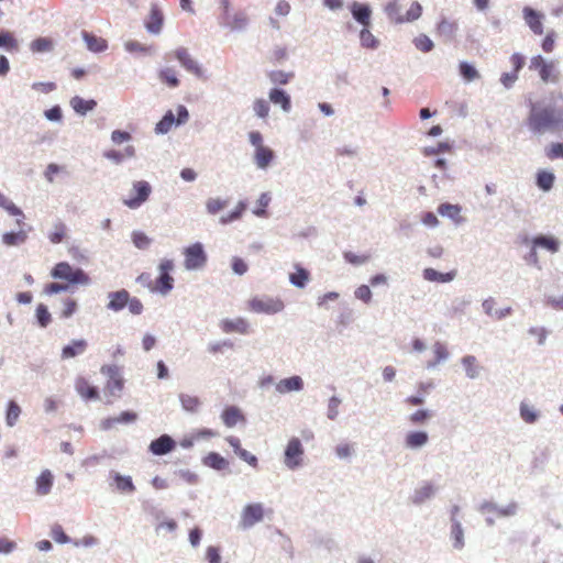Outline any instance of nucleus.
<instances>
[{"label": "nucleus", "instance_id": "13d9d810", "mask_svg": "<svg viewBox=\"0 0 563 563\" xmlns=\"http://www.w3.org/2000/svg\"><path fill=\"white\" fill-rule=\"evenodd\" d=\"M520 417L527 423H534L538 419V413L533 409V407L529 406L526 402H521L520 405Z\"/></svg>", "mask_w": 563, "mask_h": 563}, {"label": "nucleus", "instance_id": "e433bc0d", "mask_svg": "<svg viewBox=\"0 0 563 563\" xmlns=\"http://www.w3.org/2000/svg\"><path fill=\"white\" fill-rule=\"evenodd\" d=\"M205 464L218 471L225 470L229 466V462L216 452H211L206 456Z\"/></svg>", "mask_w": 563, "mask_h": 563}, {"label": "nucleus", "instance_id": "49530a36", "mask_svg": "<svg viewBox=\"0 0 563 563\" xmlns=\"http://www.w3.org/2000/svg\"><path fill=\"white\" fill-rule=\"evenodd\" d=\"M5 47L9 52H16L19 49V43L11 32L0 33V47Z\"/></svg>", "mask_w": 563, "mask_h": 563}, {"label": "nucleus", "instance_id": "0eeeda50", "mask_svg": "<svg viewBox=\"0 0 563 563\" xmlns=\"http://www.w3.org/2000/svg\"><path fill=\"white\" fill-rule=\"evenodd\" d=\"M151 191L152 188L147 181H135L130 197L123 199V203L131 209H136L148 199Z\"/></svg>", "mask_w": 563, "mask_h": 563}, {"label": "nucleus", "instance_id": "393cba45", "mask_svg": "<svg viewBox=\"0 0 563 563\" xmlns=\"http://www.w3.org/2000/svg\"><path fill=\"white\" fill-rule=\"evenodd\" d=\"M136 420V413L131 411H123L118 417H110L101 422V427L104 430L113 428L117 423H130Z\"/></svg>", "mask_w": 563, "mask_h": 563}, {"label": "nucleus", "instance_id": "c756f323", "mask_svg": "<svg viewBox=\"0 0 563 563\" xmlns=\"http://www.w3.org/2000/svg\"><path fill=\"white\" fill-rule=\"evenodd\" d=\"M221 417H222L223 423L229 428H232L235 424H238L239 422L244 421L243 415L241 413L240 409H238L236 407L225 408L224 411L222 412Z\"/></svg>", "mask_w": 563, "mask_h": 563}, {"label": "nucleus", "instance_id": "cd10ccee", "mask_svg": "<svg viewBox=\"0 0 563 563\" xmlns=\"http://www.w3.org/2000/svg\"><path fill=\"white\" fill-rule=\"evenodd\" d=\"M301 388H302V379L299 376H292L289 378L282 379L276 385V389L282 394L300 390Z\"/></svg>", "mask_w": 563, "mask_h": 563}, {"label": "nucleus", "instance_id": "2eb2a0df", "mask_svg": "<svg viewBox=\"0 0 563 563\" xmlns=\"http://www.w3.org/2000/svg\"><path fill=\"white\" fill-rule=\"evenodd\" d=\"M174 57L179 60L181 66L186 68L188 71L194 73L196 75L201 74V68L197 64V62L190 56L189 52L185 47H179L174 52Z\"/></svg>", "mask_w": 563, "mask_h": 563}, {"label": "nucleus", "instance_id": "864d4df0", "mask_svg": "<svg viewBox=\"0 0 563 563\" xmlns=\"http://www.w3.org/2000/svg\"><path fill=\"white\" fill-rule=\"evenodd\" d=\"M229 201L220 198H209L206 202V209L209 214H217L227 208Z\"/></svg>", "mask_w": 563, "mask_h": 563}, {"label": "nucleus", "instance_id": "338daca9", "mask_svg": "<svg viewBox=\"0 0 563 563\" xmlns=\"http://www.w3.org/2000/svg\"><path fill=\"white\" fill-rule=\"evenodd\" d=\"M254 112L257 117L265 119L269 113V104L264 99H256L253 103Z\"/></svg>", "mask_w": 563, "mask_h": 563}, {"label": "nucleus", "instance_id": "3c124183", "mask_svg": "<svg viewBox=\"0 0 563 563\" xmlns=\"http://www.w3.org/2000/svg\"><path fill=\"white\" fill-rule=\"evenodd\" d=\"M451 534L454 541V548L462 549L464 547V532L457 520H454L452 523Z\"/></svg>", "mask_w": 563, "mask_h": 563}, {"label": "nucleus", "instance_id": "4d7b16f0", "mask_svg": "<svg viewBox=\"0 0 563 563\" xmlns=\"http://www.w3.org/2000/svg\"><path fill=\"white\" fill-rule=\"evenodd\" d=\"M0 207L8 211L11 216L22 217L23 212L11 200H9L2 192H0Z\"/></svg>", "mask_w": 563, "mask_h": 563}, {"label": "nucleus", "instance_id": "b1692460", "mask_svg": "<svg viewBox=\"0 0 563 563\" xmlns=\"http://www.w3.org/2000/svg\"><path fill=\"white\" fill-rule=\"evenodd\" d=\"M429 441V435L424 431H411L405 438V444L409 449L421 448Z\"/></svg>", "mask_w": 563, "mask_h": 563}, {"label": "nucleus", "instance_id": "c85d7f7f", "mask_svg": "<svg viewBox=\"0 0 563 563\" xmlns=\"http://www.w3.org/2000/svg\"><path fill=\"white\" fill-rule=\"evenodd\" d=\"M274 158V152L267 147L263 146L255 150L254 161L257 167L266 168Z\"/></svg>", "mask_w": 563, "mask_h": 563}, {"label": "nucleus", "instance_id": "c9c22d12", "mask_svg": "<svg viewBox=\"0 0 563 563\" xmlns=\"http://www.w3.org/2000/svg\"><path fill=\"white\" fill-rule=\"evenodd\" d=\"M27 239L25 231L20 230L19 232H7L2 235V242L8 246H15L24 243Z\"/></svg>", "mask_w": 563, "mask_h": 563}, {"label": "nucleus", "instance_id": "37998d69", "mask_svg": "<svg viewBox=\"0 0 563 563\" xmlns=\"http://www.w3.org/2000/svg\"><path fill=\"white\" fill-rule=\"evenodd\" d=\"M246 207L247 206H246V203L244 201H240L232 212H230V213H228L225 216H222L220 218V223L221 224H228V223H231L233 221H236V220L241 219L243 212L246 210Z\"/></svg>", "mask_w": 563, "mask_h": 563}, {"label": "nucleus", "instance_id": "f03ea898", "mask_svg": "<svg viewBox=\"0 0 563 563\" xmlns=\"http://www.w3.org/2000/svg\"><path fill=\"white\" fill-rule=\"evenodd\" d=\"M51 276L55 279H64L69 284L88 285L90 277L80 268H73L67 262L57 263L52 272Z\"/></svg>", "mask_w": 563, "mask_h": 563}, {"label": "nucleus", "instance_id": "ea45409f", "mask_svg": "<svg viewBox=\"0 0 563 563\" xmlns=\"http://www.w3.org/2000/svg\"><path fill=\"white\" fill-rule=\"evenodd\" d=\"M158 78L170 88H175L179 85L175 69L169 67L159 70Z\"/></svg>", "mask_w": 563, "mask_h": 563}, {"label": "nucleus", "instance_id": "473e14b6", "mask_svg": "<svg viewBox=\"0 0 563 563\" xmlns=\"http://www.w3.org/2000/svg\"><path fill=\"white\" fill-rule=\"evenodd\" d=\"M495 306H496V301L493 298L486 299L483 302V308H484L485 312L496 319H503L506 316L510 314V312H511V308L497 309Z\"/></svg>", "mask_w": 563, "mask_h": 563}, {"label": "nucleus", "instance_id": "2f4dec72", "mask_svg": "<svg viewBox=\"0 0 563 563\" xmlns=\"http://www.w3.org/2000/svg\"><path fill=\"white\" fill-rule=\"evenodd\" d=\"M352 14L354 19L363 24L364 26L369 25L371 21V10L367 5L360 4V3H353L352 5Z\"/></svg>", "mask_w": 563, "mask_h": 563}, {"label": "nucleus", "instance_id": "052dcab7", "mask_svg": "<svg viewBox=\"0 0 563 563\" xmlns=\"http://www.w3.org/2000/svg\"><path fill=\"white\" fill-rule=\"evenodd\" d=\"M36 318H37V322L38 324L42 327V328H46L51 320H52V316L47 309V307L43 303H40L37 307H36Z\"/></svg>", "mask_w": 563, "mask_h": 563}, {"label": "nucleus", "instance_id": "7c9ffc66", "mask_svg": "<svg viewBox=\"0 0 563 563\" xmlns=\"http://www.w3.org/2000/svg\"><path fill=\"white\" fill-rule=\"evenodd\" d=\"M555 181V176L553 173L541 169L537 173L536 183L537 186L543 191H549L552 189Z\"/></svg>", "mask_w": 563, "mask_h": 563}, {"label": "nucleus", "instance_id": "79ce46f5", "mask_svg": "<svg viewBox=\"0 0 563 563\" xmlns=\"http://www.w3.org/2000/svg\"><path fill=\"white\" fill-rule=\"evenodd\" d=\"M462 364L465 368L466 375L470 378H475L478 376L479 367L477 365V360L473 355H466L462 358Z\"/></svg>", "mask_w": 563, "mask_h": 563}, {"label": "nucleus", "instance_id": "bb28decb", "mask_svg": "<svg viewBox=\"0 0 563 563\" xmlns=\"http://www.w3.org/2000/svg\"><path fill=\"white\" fill-rule=\"evenodd\" d=\"M269 100L274 104H279L285 112H289L291 109L290 97L280 89H272L269 91Z\"/></svg>", "mask_w": 563, "mask_h": 563}, {"label": "nucleus", "instance_id": "a18cd8bd", "mask_svg": "<svg viewBox=\"0 0 563 563\" xmlns=\"http://www.w3.org/2000/svg\"><path fill=\"white\" fill-rule=\"evenodd\" d=\"M20 415H21L20 406L15 401L10 400L8 404V410H7V415H5L7 424L9 427H13L16 423Z\"/></svg>", "mask_w": 563, "mask_h": 563}, {"label": "nucleus", "instance_id": "09e8293b", "mask_svg": "<svg viewBox=\"0 0 563 563\" xmlns=\"http://www.w3.org/2000/svg\"><path fill=\"white\" fill-rule=\"evenodd\" d=\"M460 74L466 81H473L479 78V73L474 66L466 62H461L459 65Z\"/></svg>", "mask_w": 563, "mask_h": 563}, {"label": "nucleus", "instance_id": "f8f14e48", "mask_svg": "<svg viewBox=\"0 0 563 563\" xmlns=\"http://www.w3.org/2000/svg\"><path fill=\"white\" fill-rule=\"evenodd\" d=\"M532 247L530 252V257L532 258L533 263H538V254H537V247L545 249L547 251L551 253H556L560 249V242L550 235H538L532 239Z\"/></svg>", "mask_w": 563, "mask_h": 563}, {"label": "nucleus", "instance_id": "bf43d9fd", "mask_svg": "<svg viewBox=\"0 0 563 563\" xmlns=\"http://www.w3.org/2000/svg\"><path fill=\"white\" fill-rule=\"evenodd\" d=\"M455 31L456 24L444 19L437 26V32L441 36L452 37Z\"/></svg>", "mask_w": 563, "mask_h": 563}, {"label": "nucleus", "instance_id": "ddd939ff", "mask_svg": "<svg viewBox=\"0 0 563 563\" xmlns=\"http://www.w3.org/2000/svg\"><path fill=\"white\" fill-rule=\"evenodd\" d=\"M523 19L530 30L537 34L541 35L543 33L542 18L543 15L530 7H525L522 10Z\"/></svg>", "mask_w": 563, "mask_h": 563}, {"label": "nucleus", "instance_id": "4be33fe9", "mask_svg": "<svg viewBox=\"0 0 563 563\" xmlns=\"http://www.w3.org/2000/svg\"><path fill=\"white\" fill-rule=\"evenodd\" d=\"M54 476L49 470H44L41 472L38 477L36 478V494L40 496L47 495L53 486Z\"/></svg>", "mask_w": 563, "mask_h": 563}, {"label": "nucleus", "instance_id": "4468645a", "mask_svg": "<svg viewBox=\"0 0 563 563\" xmlns=\"http://www.w3.org/2000/svg\"><path fill=\"white\" fill-rule=\"evenodd\" d=\"M88 347V342L85 339H77L70 341L69 344L65 345L62 349L60 357L62 360H69L76 356H79L86 352Z\"/></svg>", "mask_w": 563, "mask_h": 563}, {"label": "nucleus", "instance_id": "603ef678", "mask_svg": "<svg viewBox=\"0 0 563 563\" xmlns=\"http://www.w3.org/2000/svg\"><path fill=\"white\" fill-rule=\"evenodd\" d=\"M180 402L183 408L189 412H196L200 406V400L198 397L187 394L180 395Z\"/></svg>", "mask_w": 563, "mask_h": 563}, {"label": "nucleus", "instance_id": "5fc2aeb1", "mask_svg": "<svg viewBox=\"0 0 563 563\" xmlns=\"http://www.w3.org/2000/svg\"><path fill=\"white\" fill-rule=\"evenodd\" d=\"M30 46L33 53H43L53 48V42L47 37H38L35 38Z\"/></svg>", "mask_w": 563, "mask_h": 563}, {"label": "nucleus", "instance_id": "9b49d317", "mask_svg": "<svg viewBox=\"0 0 563 563\" xmlns=\"http://www.w3.org/2000/svg\"><path fill=\"white\" fill-rule=\"evenodd\" d=\"M302 455L303 449L300 440L297 438L290 439L285 450V464L294 470L300 465Z\"/></svg>", "mask_w": 563, "mask_h": 563}, {"label": "nucleus", "instance_id": "39448f33", "mask_svg": "<svg viewBox=\"0 0 563 563\" xmlns=\"http://www.w3.org/2000/svg\"><path fill=\"white\" fill-rule=\"evenodd\" d=\"M251 311L256 313L274 314L284 309V302L279 298L254 297L247 302Z\"/></svg>", "mask_w": 563, "mask_h": 563}, {"label": "nucleus", "instance_id": "20e7f679", "mask_svg": "<svg viewBox=\"0 0 563 563\" xmlns=\"http://www.w3.org/2000/svg\"><path fill=\"white\" fill-rule=\"evenodd\" d=\"M530 68L538 70L543 82H558L560 79V73L555 67V63L545 60L541 55L531 58Z\"/></svg>", "mask_w": 563, "mask_h": 563}, {"label": "nucleus", "instance_id": "6e6552de", "mask_svg": "<svg viewBox=\"0 0 563 563\" xmlns=\"http://www.w3.org/2000/svg\"><path fill=\"white\" fill-rule=\"evenodd\" d=\"M185 255V267L187 269H198L205 266L207 262V255L202 244L195 243L186 247L184 251Z\"/></svg>", "mask_w": 563, "mask_h": 563}, {"label": "nucleus", "instance_id": "9d476101", "mask_svg": "<svg viewBox=\"0 0 563 563\" xmlns=\"http://www.w3.org/2000/svg\"><path fill=\"white\" fill-rule=\"evenodd\" d=\"M174 268L170 260H163L159 264V277L156 280L155 289L162 294H167L173 288L174 279L169 272Z\"/></svg>", "mask_w": 563, "mask_h": 563}, {"label": "nucleus", "instance_id": "412c9836", "mask_svg": "<svg viewBox=\"0 0 563 563\" xmlns=\"http://www.w3.org/2000/svg\"><path fill=\"white\" fill-rule=\"evenodd\" d=\"M164 16L162 11L156 4L151 7L148 19L145 23V26L148 32L153 34H158L163 26Z\"/></svg>", "mask_w": 563, "mask_h": 563}, {"label": "nucleus", "instance_id": "de8ad7c7", "mask_svg": "<svg viewBox=\"0 0 563 563\" xmlns=\"http://www.w3.org/2000/svg\"><path fill=\"white\" fill-rule=\"evenodd\" d=\"M67 235V228L64 223L58 222L54 225V230L48 234V240L53 244H58L64 241Z\"/></svg>", "mask_w": 563, "mask_h": 563}, {"label": "nucleus", "instance_id": "680f3d73", "mask_svg": "<svg viewBox=\"0 0 563 563\" xmlns=\"http://www.w3.org/2000/svg\"><path fill=\"white\" fill-rule=\"evenodd\" d=\"M432 417V412L426 409H419L409 416V421L412 424H423Z\"/></svg>", "mask_w": 563, "mask_h": 563}, {"label": "nucleus", "instance_id": "f3484780", "mask_svg": "<svg viewBox=\"0 0 563 563\" xmlns=\"http://www.w3.org/2000/svg\"><path fill=\"white\" fill-rule=\"evenodd\" d=\"M176 446L175 441L167 434H163L150 444V450L155 455H164Z\"/></svg>", "mask_w": 563, "mask_h": 563}, {"label": "nucleus", "instance_id": "e2e57ef3", "mask_svg": "<svg viewBox=\"0 0 563 563\" xmlns=\"http://www.w3.org/2000/svg\"><path fill=\"white\" fill-rule=\"evenodd\" d=\"M545 155L551 161H554L558 158H563V143H560V142L551 143L545 148Z\"/></svg>", "mask_w": 563, "mask_h": 563}, {"label": "nucleus", "instance_id": "423d86ee", "mask_svg": "<svg viewBox=\"0 0 563 563\" xmlns=\"http://www.w3.org/2000/svg\"><path fill=\"white\" fill-rule=\"evenodd\" d=\"M101 373L109 377L106 384V393L112 397H120L124 387V380L119 373V368L114 365H104L101 367Z\"/></svg>", "mask_w": 563, "mask_h": 563}, {"label": "nucleus", "instance_id": "c03bdc74", "mask_svg": "<svg viewBox=\"0 0 563 563\" xmlns=\"http://www.w3.org/2000/svg\"><path fill=\"white\" fill-rule=\"evenodd\" d=\"M114 482L117 489L121 493H133L135 490V486L130 476H122L120 474L114 475Z\"/></svg>", "mask_w": 563, "mask_h": 563}, {"label": "nucleus", "instance_id": "dca6fc26", "mask_svg": "<svg viewBox=\"0 0 563 563\" xmlns=\"http://www.w3.org/2000/svg\"><path fill=\"white\" fill-rule=\"evenodd\" d=\"M220 328L224 333L246 334L249 332V323L243 318L224 319L220 322Z\"/></svg>", "mask_w": 563, "mask_h": 563}, {"label": "nucleus", "instance_id": "1a4fd4ad", "mask_svg": "<svg viewBox=\"0 0 563 563\" xmlns=\"http://www.w3.org/2000/svg\"><path fill=\"white\" fill-rule=\"evenodd\" d=\"M264 518V508L263 505L260 503L256 504H249L246 505L241 514V527L243 529H249L256 525L257 522H261Z\"/></svg>", "mask_w": 563, "mask_h": 563}, {"label": "nucleus", "instance_id": "69168bd1", "mask_svg": "<svg viewBox=\"0 0 563 563\" xmlns=\"http://www.w3.org/2000/svg\"><path fill=\"white\" fill-rule=\"evenodd\" d=\"M269 202L271 196L267 192L262 194L257 200V208L254 209L253 213L257 217H265Z\"/></svg>", "mask_w": 563, "mask_h": 563}, {"label": "nucleus", "instance_id": "6ab92c4d", "mask_svg": "<svg viewBox=\"0 0 563 563\" xmlns=\"http://www.w3.org/2000/svg\"><path fill=\"white\" fill-rule=\"evenodd\" d=\"M76 391L86 400L98 399V389L85 377H77L75 382Z\"/></svg>", "mask_w": 563, "mask_h": 563}, {"label": "nucleus", "instance_id": "5701e85b", "mask_svg": "<svg viewBox=\"0 0 563 563\" xmlns=\"http://www.w3.org/2000/svg\"><path fill=\"white\" fill-rule=\"evenodd\" d=\"M82 38L85 40L89 51L100 53L107 49L108 43L104 38L96 36L87 31L82 32Z\"/></svg>", "mask_w": 563, "mask_h": 563}, {"label": "nucleus", "instance_id": "774afa93", "mask_svg": "<svg viewBox=\"0 0 563 563\" xmlns=\"http://www.w3.org/2000/svg\"><path fill=\"white\" fill-rule=\"evenodd\" d=\"M416 47L421 52H430L433 48L432 41L424 34H421L415 38Z\"/></svg>", "mask_w": 563, "mask_h": 563}, {"label": "nucleus", "instance_id": "f704fd0d", "mask_svg": "<svg viewBox=\"0 0 563 563\" xmlns=\"http://www.w3.org/2000/svg\"><path fill=\"white\" fill-rule=\"evenodd\" d=\"M70 104L76 112L85 114L88 111H91L97 103L95 100H85L76 96L70 100Z\"/></svg>", "mask_w": 563, "mask_h": 563}, {"label": "nucleus", "instance_id": "58836bf2", "mask_svg": "<svg viewBox=\"0 0 563 563\" xmlns=\"http://www.w3.org/2000/svg\"><path fill=\"white\" fill-rule=\"evenodd\" d=\"M485 508L488 511L494 512L497 517H509L516 515L518 506L516 503H510L506 507H497L496 505L490 504L486 505Z\"/></svg>", "mask_w": 563, "mask_h": 563}, {"label": "nucleus", "instance_id": "0e129e2a", "mask_svg": "<svg viewBox=\"0 0 563 563\" xmlns=\"http://www.w3.org/2000/svg\"><path fill=\"white\" fill-rule=\"evenodd\" d=\"M268 77L273 84L286 85L292 77V74L283 70H273L268 74Z\"/></svg>", "mask_w": 563, "mask_h": 563}, {"label": "nucleus", "instance_id": "4c0bfd02", "mask_svg": "<svg viewBox=\"0 0 563 563\" xmlns=\"http://www.w3.org/2000/svg\"><path fill=\"white\" fill-rule=\"evenodd\" d=\"M461 207L452 203H441L438 207V212L442 217H448L452 220L459 221L461 214Z\"/></svg>", "mask_w": 563, "mask_h": 563}, {"label": "nucleus", "instance_id": "a878e982", "mask_svg": "<svg viewBox=\"0 0 563 563\" xmlns=\"http://www.w3.org/2000/svg\"><path fill=\"white\" fill-rule=\"evenodd\" d=\"M456 275L455 271L449 272V273H439L438 271L433 268H426L423 271V278L429 282H435V283H449L454 279Z\"/></svg>", "mask_w": 563, "mask_h": 563}, {"label": "nucleus", "instance_id": "aec40b11", "mask_svg": "<svg viewBox=\"0 0 563 563\" xmlns=\"http://www.w3.org/2000/svg\"><path fill=\"white\" fill-rule=\"evenodd\" d=\"M129 297H130V294L125 289L109 292V295H108L109 302L107 305V308L112 311H120L124 307H126V305L129 302Z\"/></svg>", "mask_w": 563, "mask_h": 563}, {"label": "nucleus", "instance_id": "6e6d98bb", "mask_svg": "<svg viewBox=\"0 0 563 563\" xmlns=\"http://www.w3.org/2000/svg\"><path fill=\"white\" fill-rule=\"evenodd\" d=\"M77 308H78V303L74 298H70V297L65 298L63 300V309L60 311V318H63V319L70 318L77 311Z\"/></svg>", "mask_w": 563, "mask_h": 563}, {"label": "nucleus", "instance_id": "7ed1b4c3", "mask_svg": "<svg viewBox=\"0 0 563 563\" xmlns=\"http://www.w3.org/2000/svg\"><path fill=\"white\" fill-rule=\"evenodd\" d=\"M401 0H393L386 5V13L388 18L395 23H406L418 20L422 13V7L419 2L415 1L405 14L400 12Z\"/></svg>", "mask_w": 563, "mask_h": 563}, {"label": "nucleus", "instance_id": "8fccbe9b", "mask_svg": "<svg viewBox=\"0 0 563 563\" xmlns=\"http://www.w3.org/2000/svg\"><path fill=\"white\" fill-rule=\"evenodd\" d=\"M176 122L175 115L172 111H167L162 120L156 124L157 133H167Z\"/></svg>", "mask_w": 563, "mask_h": 563}, {"label": "nucleus", "instance_id": "72a5a7b5", "mask_svg": "<svg viewBox=\"0 0 563 563\" xmlns=\"http://www.w3.org/2000/svg\"><path fill=\"white\" fill-rule=\"evenodd\" d=\"M434 494V487L430 483H424L415 490L412 500L415 504H422Z\"/></svg>", "mask_w": 563, "mask_h": 563}, {"label": "nucleus", "instance_id": "a19ab883", "mask_svg": "<svg viewBox=\"0 0 563 563\" xmlns=\"http://www.w3.org/2000/svg\"><path fill=\"white\" fill-rule=\"evenodd\" d=\"M289 279L292 285L302 288L309 280V272L300 266H297L296 272L290 274Z\"/></svg>", "mask_w": 563, "mask_h": 563}, {"label": "nucleus", "instance_id": "a211bd4d", "mask_svg": "<svg viewBox=\"0 0 563 563\" xmlns=\"http://www.w3.org/2000/svg\"><path fill=\"white\" fill-rule=\"evenodd\" d=\"M249 19L242 11L235 12L228 15L227 18H220V24L229 27L232 31H239L246 26Z\"/></svg>", "mask_w": 563, "mask_h": 563}, {"label": "nucleus", "instance_id": "f257e3e1", "mask_svg": "<svg viewBox=\"0 0 563 563\" xmlns=\"http://www.w3.org/2000/svg\"><path fill=\"white\" fill-rule=\"evenodd\" d=\"M528 126L534 133H543L547 130L563 131V113L551 108H537L532 106L527 120Z\"/></svg>", "mask_w": 563, "mask_h": 563}]
</instances>
